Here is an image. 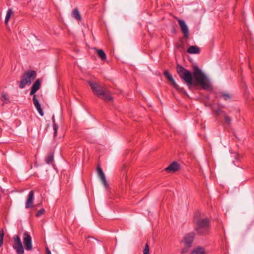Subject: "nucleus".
Segmentation results:
<instances>
[{"mask_svg":"<svg viewBox=\"0 0 254 254\" xmlns=\"http://www.w3.org/2000/svg\"><path fill=\"white\" fill-rule=\"evenodd\" d=\"M195 236V234L193 232H190L187 234L184 238L183 242L185 245H188L189 247H191V245L193 241Z\"/></svg>","mask_w":254,"mask_h":254,"instance_id":"nucleus-10","label":"nucleus"},{"mask_svg":"<svg viewBox=\"0 0 254 254\" xmlns=\"http://www.w3.org/2000/svg\"><path fill=\"white\" fill-rule=\"evenodd\" d=\"M13 13L11 9L9 8L8 9L6 12V14L5 18V24H7L9 21V18L11 16V15Z\"/></svg>","mask_w":254,"mask_h":254,"instance_id":"nucleus-24","label":"nucleus"},{"mask_svg":"<svg viewBox=\"0 0 254 254\" xmlns=\"http://www.w3.org/2000/svg\"><path fill=\"white\" fill-rule=\"evenodd\" d=\"M143 254H149V247L147 243L145 244V248L143 250Z\"/></svg>","mask_w":254,"mask_h":254,"instance_id":"nucleus-25","label":"nucleus"},{"mask_svg":"<svg viewBox=\"0 0 254 254\" xmlns=\"http://www.w3.org/2000/svg\"><path fill=\"white\" fill-rule=\"evenodd\" d=\"M164 74L166 77V78L170 82H172V86L178 91L179 92H183L184 91V89L182 87H180L175 82L174 78L172 77L171 74L167 70L164 71Z\"/></svg>","mask_w":254,"mask_h":254,"instance_id":"nucleus-9","label":"nucleus"},{"mask_svg":"<svg viewBox=\"0 0 254 254\" xmlns=\"http://www.w3.org/2000/svg\"><path fill=\"white\" fill-rule=\"evenodd\" d=\"M97 54L102 60L106 59V55L103 50L101 49L97 50Z\"/></svg>","mask_w":254,"mask_h":254,"instance_id":"nucleus-21","label":"nucleus"},{"mask_svg":"<svg viewBox=\"0 0 254 254\" xmlns=\"http://www.w3.org/2000/svg\"><path fill=\"white\" fill-rule=\"evenodd\" d=\"M23 244L27 251L32 250V239L28 232H25L23 235Z\"/></svg>","mask_w":254,"mask_h":254,"instance_id":"nucleus-8","label":"nucleus"},{"mask_svg":"<svg viewBox=\"0 0 254 254\" xmlns=\"http://www.w3.org/2000/svg\"><path fill=\"white\" fill-rule=\"evenodd\" d=\"M52 119V121L53 123V129H54V136H56L57 134L58 126L56 123L54 115L53 116Z\"/></svg>","mask_w":254,"mask_h":254,"instance_id":"nucleus-23","label":"nucleus"},{"mask_svg":"<svg viewBox=\"0 0 254 254\" xmlns=\"http://www.w3.org/2000/svg\"><path fill=\"white\" fill-rule=\"evenodd\" d=\"M4 235V232H3V230H2L0 231V238H1L2 240H3Z\"/></svg>","mask_w":254,"mask_h":254,"instance_id":"nucleus-29","label":"nucleus"},{"mask_svg":"<svg viewBox=\"0 0 254 254\" xmlns=\"http://www.w3.org/2000/svg\"><path fill=\"white\" fill-rule=\"evenodd\" d=\"M87 82L95 95L106 101H112L113 98L107 88L92 80H88Z\"/></svg>","mask_w":254,"mask_h":254,"instance_id":"nucleus-2","label":"nucleus"},{"mask_svg":"<svg viewBox=\"0 0 254 254\" xmlns=\"http://www.w3.org/2000/svg\"><path fill=\"white\" fill-rule=\"evenodd\" d=\"M194 230L198 235H207L210 232V223L208 217L196 213L194 217Z\"/></svg>","mask_w":254,"mask_h":254,"instance_id":"nucleus-1","label":"nucleus"},{"mask_svg":"<svg viewBox=\"0 0 254 254\" xmlns=\"http://www.w3.org/2000/svg\"><path fill=\"white\" fill-rule=\"evenodd\" d=\"M33 104H34L35 108L37 109V111L38 112L39 114L41 116H43L44 115V112L43 111L42 109L41 108V105L39 103L38 100L36 98V95H34V96L33 97Z\"/></svg>","mask_w":254,"mask_h":254,"instance_id":"nucleus-13","label":"nucleus"},{"mask_svg":"<svg viewBox=\"0 0 254 254\" xmlns=\"http://www.w3.org/2000/svg\"><path fill=\"white\" fill-rule=\"evenodd\" d=\"M54 160V155L53 154L50 153L48 154L47 157L46 158V162L48 164H51L53 162Z\"/></svg>","mask_w":254,"mask_h":254,"instance_id":"nucleus-22","label":"nucleus"},{"mask_svg":"<svg viewBox=\"0 0 254 254\" xmlns=\"http://www.w3.org/2000/svg\"><path fill=\"white\" fill-rule=\"evenodd\" d=\"M96 171L101 182L104 187V189L106 190L110 189L109 184L106 180L105 174L100 165L97 166Z\"/></svg>","mask_w":254,"mask_h":254,"instance_id":"nucleus-7","label":"nucleus"},{"mask_svg":"<svg viewBox=\"0 0 254 254\" xmlns=\"http://www.w3.org/2000/svg\"><path fill=\"white\" fill-rule=\"evenodd\" d=\"M47 254H51V251L48 248H47Z\"/></svg>","mask_w":254,"mask_h":254,"instance_id":"nucleus-30","label":"nucleus"},{"mask_svg":"<svg viewBox=\"0 0 254 254\" xmlns=\"http://www.w3.org/2000/svg\"><path fill=\"white\" fill-rule=\"evenodd\" d=\"M220 97L225 101H228L229 100H230L232 98V96L230 94L225 92H220Z\"/></svg>","mask_w":254,"mask_h":254,"instance_id":"nucleus-19","label":"nucleus"},{"mask_svg":"<svg viewBox=\"0 0 254 254\" xmlns=\"http://www.w3.org/2000/svg\"><path fill=\"white\" fill-rule=\"evenodd\" d=\"M72 17L77 20H80L81 19L79 11L76 8L74 9L72 11Z\"/></svg>","mask_w":254,"mask_h":254,"instance_id":"nucleus-20","label":"nucleus"},{"mask_svg":"<svg viewBox=\"0 0 254 254\" xmlns=\"http://www.w3.org/2000/svg\"><path fill=\"white\" fill-rule=\"evenodd\" d=\"M187 52L190 54H196L200 53V49L196 46H191L188 48Z\"/></svg>","mask_w":254,"mask_h":254,"instance_id":"nucleus-17","label":"nucleus"},{"mask_svg":"<svg viewBox=\"0 0 254 254\" xmlns=\"http://www.w3.org/2000/svg\"><path fill=\"white\" fill-rule=\"evenodd\" d=\"M3 244V240H1V238H0V247L2 246Z\"/></svg>","mask_w":254,"mask_h":254,"instance_id":"nucleus-31","label":"nucleus"},{"mask_svg":"<svg viewBox=\"0 0 254 254\" xmlns=\"http://www.w3.org/2000/svg\"><path fill=\"white\" fill-rule=\"evenodd\" d=\"M180 167V165L178 163L173 162L165 168V170L169 173L174 172L179 170Z\"/></svg>","mask_w":254,"mask_h":254,"instance_id":"nucleus-12","label":"nucleus"},{"mask_svg":"<svg viewBox=\"0 0 254 254\" xmlns=\"http://www.w3.org/2000/svg\"><path fill=\"white\" fill-rule=\"evenodd\" d=\"M44 212H45V209H40V210H39V211L37 212L36 216H37V217H40V216H41L42 214H43Z\"/></svg>","mask_w":254,"mask_h":254,"instance_id":"nucleus-27","label":"nucleus"},{"mask_svg":"<svg viewBox=\"0 0 254 254\" xmlns=\"http://www.w3.org/2000/svg\"><path fill=\"white\" fill-rule=\"evenodd\" d=\"M179 25L185 37H187L189 35V29L184 20L179 19L178 20Z\"/></svg>","mask_w":254,"mask_h":254,"instance_id":"nucleus-11","label":"nucleus"},{"mask_svg":"<svg viewBox=\"0 0 254 254\" xmlns=\"http://www.w3.org/2000/svg\"><path fill=\"white\" fill-rule=\"evenodd\" d=\"M205 250L202 247H197L193 250L190 254H205Z\"/></svg>","mask_w":254,"mask_h":254,"instance_id":"nucleus-18","label":"nucleus"},{"mask_svg":"<svg viewBox=\"0 0 254 254\" xmlns=\"http://www.w3.org/2000/svg\"><path fill=\"white\" fill-rule=\"evenodd\" d=\"M190 247H189L188 245H185V247L183 248L181 250L182 254L187 253Z\"/></svg>","mask_w":254,"mask_h":254,"instance_id":"nucleus-26","label":"nucleus"},{"mask_svg":"<svg viewBox=\"0 0 254 254\" xmlns=\"http://www.w3.org/2000/svg\"><path fill=\"white\" fill-rule=\"evenodd\" d=\"M34 193L33 191H30L26 203L25 207L29 208L32 206L33 203Z\"/></svg>","mask_w":254,"mask_h":254,"instance_id":"nucleus-15","label":"nucleus"},{"mask_svg":"<svg viewBox=\"0 0 254 254\" xmlns=\"http://www.w3.org/2000/svg\"><path fill=\"white\" fill-rule=\"evenodd\" d=\"M41 81L40 79L36 80V81L33 84V85L31 86L30 95L34 96L35 93L39 89Z\"/></svg>","mask_w":254,"mask_h":254,"instance_id":"nucleus-14","label":"nucleus"},{"mask_svg":"<svg viewBox=\"0 0 254 254\" xmlns=\"http://www.w3.org/2000/svg\"><path fill=\"white\" fill-rule=\"evenodd\" d=\"M1 97H2V99H3L4 100H8L7 96L5 93H2L1 95Z\"/></svg>","mask_w":254,"mask_h":254,"instance_id":"nucleus-28","label":"nucleus"},{"mask_svg":"<svg viewBox=\"0 0 254 254\" xmlns=\"http://www.w3.org/2000/svg\"><path fill=\"white\" fill-rule=\"evenodd\" d=\"M177 71L179 76L186 82L188 85L192 84V76L190 71L181 65H178Z\"/></svg>","mask_w":254,"mask_h":254,"instance_id":"nucleus-5","label":"nucleus"},{"mask_svg":"<svg viewBox=\"0 0 254 254\" xmlns=\"http://www.w3.org/2000/svg\"><path fill=\"white\" fill-rule=\"evenodd\" d=\"M88 239L90 240V239H94V238L91 237H89Z\"/></svg>","mask_w":254,"mask_h":254,"instance_id":"nucleus-32","label":"nucleus"},{"mask_svg":"<svg viewBox=\"0 0 254 254\" xmlns=\"http://www.w3.org/2000/svg\"><path fill=\"white\" fill-rule=\"evenodd\" d=\"M13 248L18 254H23L24 249L20 237L18 235H15L13 237Z\"/></svg>","mask_w":254,"mask_h":254,"instance_id":"nucleus-6","label":"nucleus"},{"mask_svg":"<svg viewBox=\"0 0 254 254\" xmlns=\"http://www.w3.org/2000/svg\"><path fill=\"white\" fill-rule=\"evenodd\" d=\"M37 73L34 70H28L25 72L19 82V87L20 89L24 88L26 85H30L32 81L34 80L36 77Z\"/></svg>","mask_w":254,"mask_h":254,"instance_id":"nucleus-4","label":"nucleus"},{"mask_svg":"<svg viewBox=\"0 0 254 254\" xmlns=\"http://www.w3.org/2000/svg\"><path fill=\"white\" fill-rule=\"evenodd\" d=\"M193 75L196 81L204 90H208L211 89V86L209 79L198 67L195 66L194 67Z\"/></svg>","mask_w":254,"mask_h":254,"instance_id":"nucleus-3","label":"nucleus"},{"mask_svg":"<svg viewBox=\"0 0 254 254\" xmlns=\"http://www.w3.org/2000/svg\"><path fill=\"white\" fill-rule=\"evenodd\" d=\"M217 112V113H220L222 114V115L224 117V121L226 124L229 125L231 124L232 121L231 118L228 116L225 113V112L221 110H218Z\"/></svg>","mask_w":254,"mask_h":254,"instance_id":"nucleus-16","label":"nucleus"}]
</instances>
